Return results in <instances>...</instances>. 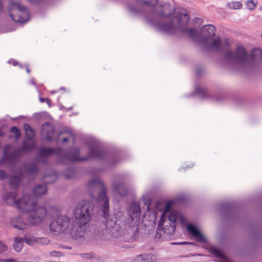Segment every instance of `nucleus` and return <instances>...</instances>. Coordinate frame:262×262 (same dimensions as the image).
<instances>
[{
  "label": "nucleus",
  "mask_w": 262,
  "mask_h": 262,
  "mask_svg": "<svg viewBox=\"0 0 262 262\" xmlns=\"http://www.w3.org/2000/svg\"><path fill=\"white\" fill-rule=\"evenodd\" d=\"M50 255L51 256L59 257L62 255L61 253L58 251H52L50 253Z\"/></svg>",
  "instance_id": "4c0bfd02"
},
{
  "label": "nucleus",
  "mask_w": 262,
  "mask_h": 262,
  "mask_svg": "<svg viewBox=\"0 0 262 262\" xmlns=\"http://www.w3.org/2000/svg\"><path fill=\"white\" fill-rule=\"evenodd\" d=\"M81 256L85 259H91L93 257V255L91 253H82Z\"/></svg>",
  "instance_id": "58836bf2"
},
{
  "label": "nucleus",
  "mask_w": 262,
  "mask_h": 262,
  "mask_svg": "<svg viewBox=\"0 0 262 262\" xmlns=\"http://www.w3.org/2000/svg\"><path fill=\"white\" fill-rule=\"evenodd\" d=\"M130 205L132 207H134L135 208L134 210V213H139L140 209L139 205L137 204L136 202H132Z\"/></svg>",
  "instance_id": "f704fd0d"
},
{
  "label": "nucleus",
  "mask_w": 262,
  "mask_h": 262,
  "mask_svg": "<svg viewBox=\"0 0 262 262\" xmlns=\"http://www.w3.org/2000/svg\"><path fill=\"white\" fill-rule=\"evenodd\" d=\"M7 250V246L0 242V254L5 252Z\"/></svg>",
  "instance_id": "e433bc0d"
},
{
  "label": "nucleus",
  "mask_w": 262,
  "mask_h": 262,
  "mask_svg": "<svg viewBox=\"0 0 262 262\" xmlns=\"http://www.w3.org/2000/svg\"><path fill=\"white\" fill-rule=\"evenodd\" d=\"M113 188L114 191L119 195L123 196L127 195V189L125 183L122 180L114 182Z\"/></svg>",
  "instance_id": "6ab92c4d"
},
{
  "label": "nucleus",
  "mask_w": 262,
  "mask_h": 262,
  "mask_svg": "<svg viewBox=\"0 0 262 262\" xmlns=\"http://www.w3.org/2000/svg\"><path fill=\"white\" fill-rule=\"evenodd\" d=\"M144 21L158 32L171 35L187 26L189 15L184 10H174L169 3L165 2L158 4L148 14H145Z\"/></svg>",
  "instance_id": "f257e3e1"
},
{
  "label": "nucleus",
  "mask_w": 262,
  "mask_h": 262,
  "mask_svg": "<svg viewBox=\"0 0 262 262\" xmlns=\"http://www.w3.org/2000/svg\"><path fill=\"white\" fill-rule=\"evenodd\" d=\"M26 71H27L28 73H30V70H29L28 68H27Z\"/></svg>",
  "instance_id": "de8ad7c7"
},
{
  "label": "nucleus",
  "mask_w": 262,
  "mask_h": 262,
  "mask_svg": "<svg viewBox=\"0 0 262 262\" xmlns=\"http://www.w3.org/2000/svg\"><path fill=\"white\" fill-rule=\"evenodd\" d=\"M195 92L199 94L202 99H206L208 97V93L207 91L203 90L200 88H196Z\"/></svg>",
  "instance_id": "c756f323"
},
{
  "label": "nucleus",
  "mask_w": 262,
  "mask_h": 262,
  "mask_svg": "<svg viewBox=\"0 0 262 262\" xmlns=\"http://www.w3.org/2000/svg\"><path fill=\"white\" fill-rule=\"evenodd\" d=\"M203 46L205 50H212L217 52L222 49V41L220 37L213 39L211 42L208 40H203V42L201 44Z\"/></svg>",
  "instance_id": "4468645a"
},
{
  "label": "nucleus",
  "mask_w": 262,
  "mask_h": 262,
  "mask_svg": "<svg viewBox=\"0 0 262 262\" xmlns=\"http://www.w3.org/2000/svg\"><path fill=\"white\" fill-rule=\"evenodd\" d=\"M225 66L231 71L245 72L253 69L262 62V50L255 49L248 55L246 49L242 46H238L235 52L226 50L222 56Z\"/></svg>",
  "instance_id": "f03ea898"
},
{
  "label": "nucleus",
  "mask_w": 262,
  "mask_h": 262,
  "mask_svg": "<svg viewBox=\"0 0 262 262\" xmlns=\"http://www.w3.org/2000/svg\"><path fill=\"white\" fill-rule=\"evenodd\" d=\"M3 4L1 2V0H0V12H1L3 10Z\"/></svg>",
  "instance_id": "37998d69"
},
{
  "label": "nucleus",
  "mask_w": 262,
  "mask_h": 262,
  "mask_svg": "<svg viewBox=\"0 0 262 262\" xmlns=\"http://www.w3.org/2000/svg\"><path fill=\"white\" fill-rule=\"evenodd\" d=\"M187 243H187V242H183V243H172V244H178V245H179V244H187Z\"/></svg>",
  "instance_id": "a18cd8bd"
},
{
  "label": "nucleus",
  "mask_w": 262,
  "mask_h": 262,
  "mask_svg": "<svg viewBox=\"0 0 262 262\" xmlns=\"http://www.w3.org/2000/svg\"><path fill=\"white\" fill-rule=\"evenodd\" d=\"M261 38H262V33H261Z\"/></svg>",
  "instance_id": "8fccbe9b"
},
{
  "label": "nucleus",
  "mask_w": 262,
  "mask_h": 262,
  "mask_svg": "<svg viewBox=\"0 0 262 262\" xmlns=\"http://www.w3.org/2000/svg\"><path fill=\"white\" fill-rule=\"evenodd\" d=\"M196 73H197V74L198 75H201V71H200V70L199 69L197 70Z\"/></svg>",
  "instance_id": "49530a36"
},
{
  "label": "nucleus",
  "mask_w": 262,
  "mask_h": 262,
  "mask_svg": "<svg viewBox=\"0 0 262 262\" xmlns=\"http://www.w3.org/2000/svg\"><path fill=\"white\" fill-rule=\"evenodd\" d=\"M39 100L41 102H43L46 101L48 104H49L51 102L50 100L48 98H43L42 97H40Z\"/></svg>",
  "instance_id": "ea45409f"
},
{
  "label": "nucleus",
  "mask_w": 262,
  "mask_h": 262,
  "mask_svg": "<svg viewBox=\"0 0 262 262\" xmlns=\"http://www.w3.org/2000/svg\"><path fill=\"white\" fill-rule=\"evenodd\" d=\"M30 3L34 4H39L43 0H28Z\"/></svg>",
  "instance_id": "a19ab883"
},
{
  "label": "nucleus",
  "mask_w": 262,
  "mask_h": 262,
  "mask_svg": "<svg viewBox=\"0 0 262 262\" xmlns=\"http://www.w3.org/2000/svg\"><path fill=\"white\" fill-rule=\"evenodd\" d=\"M134 262H158V260L154 254L148 253L138 255Z\"/></svg>",
  "instance_id": "412c9836"
},
{
  "label": "nucleus",
  "mask_w": 262,
  "mask_h": 262,
  "mask_svg": "<svg viewBox=\"0 0 262 262\" xmlns=\"http://www.w3.org/2000/svg\"><path fill=\"white\" fill-rule=\"evenodd\" d=\"M209 251L212 254H213L215 256L222 258L226 259V257L224 255L222 251L218 248L215 246H212L209 248Z\"/></svg>",
  "instance_id": "cd10ccee"
},
{
  "label": "nucleus",
  "mask_w": 262,
  "mask_h": 262,
  "mask_svg": "<svg viewBox=\"0 0 262 262\" xmlns=\"http://www.w3.org/2000/svg\"><path fill=\"white\" fill-rule=\"evenodd\" d=\"M124 223L119 220L106 219V223L102 224L105 227L103 234L105 238L118 237L122 234L124 235Z\"/></svg>",
  "instance_id": "9d476101"
},
{
  "label": "nucleus",
  "mask_w": 262,
  "mask_h": 262,
  "mask_svg": "<svg viewBox=\"0 0 262 262\" xmlns=\"http://www.w3.org/2000/svg\"><path fill=\"white\" fill-rule=\"evenodd\" d=\"M23 177L21 171L19 172L18 175L12 174L10 176L9 184L13 189H16L19 186Z\"/></svg>",
  "instance_id": "4be33fe9"
},
{
  "label": "nucleus",
  "mask_w": 262,
  "mask_h": 262,
  "mask_svg": "<svg viewBox=\"0 0 262 262\" xmlns=\"http://www.w3.org/2000/svg\"><path fill=\"white\" fill-rule=\"evenodd\" d=\"M70 224V219L66 215L56 216L50 224V230L54 234L66 233L68 231Z\"/></svg>",
  "instance_id": "9b49d317"
},
{
  "label": "nucleus",
  "mask_w": 262,
  "mask_h": 262,
  "mask_svg": "<svg viewBox=\"0 0 262 262\" xmlns=\"http://www.w3.org/2000/svg\"><path fill=\"white\" fill-rule=\"evenodd\" d=\"M88 187L91 197L97 201L103 202L102 211L103 219H106L108 215L109 204L104 183L100 179L95 178L89 182Z\"/></svg>",
  "instance_id": "423d86ee"
},
{
  "label": "nucleus",
  "mask_w": 262,
  "mask_h": 262,
  "mask_svg": "<svg viewBox=\"0 0 262 262\" xmlns=\"http://www.w3.org/2000/svg\"><path fill=\"white\" fill-rule=\"evenodd\" d=\"M172 203L171 201H169L166 204L165 210L166 211H169L168 214V225L166 224L163 226L164 221L162 218L160 219L158 223L157 231L155 235L156 240L163 239L166 238V235H172L175 231L176 222L179 221L180 222H182L184 220L183 216L178 212L170 211Z\"/></svg>",
  "instance_id": "39448f33"
},
{
  "label": "nucleus",
  "mask_w": 262,
  "mask_h": 262,
  "mask_svg": "<svg viewBox=\"0 0 262 262\" xmlns=\"http://www.w3.org/2000/svg\"><path fill=\"white\" fill-rule=\"evenodd\" d=\"M24 242L29 245H32L34 243L37 242V239L33 236L26 237L23 238Z\"/></svg>",
  "instance_id": "2f4dec72"
},
{
  "label": "nucleus",
  "mask_w": 262,
  "mask_h": 262,
  "mask_svg": "<svg viewBox=\"0 0 262 262\" xmlns=\"http://www.w3.org/2000/svg\"><path fill=\"white\" fill-rule=\"evenodd\" d=\"M136 2L145 6H147L153 9L159 3V0H136Z\"/></svg>",
  "instance_id": "393cba45"
},
{
  "label": "nucleus",
  "mask_w": 262,
  "mask_h": 262,
  "mask_svg": "<svg viewBox=\"0 0 262 262\" xmlns=\"http://www.w3.org/2000/svg\"><path fill=\"white\" fill-rule=\"evenodd\" d=\"M216 29L212 25H204L202 27L199 32L192 28H187L185 27L182 29V32L190 37L196 43L201 44L203 40H208L212 38L215 34Z\"/></svg>",
  "instance_id": "6e6552de"
},
{
  "label": "nucleus",
  "mask_w": 262,
  "mask_h": 262,
  "mask_svg": "<svg viewBox=\"0 0 262 262\" xmlns=\"http://www.w3.org/2000/svg\"><path fill=\"white\" fill-rule=\"evenodd\" d=\"M36 203L33 201L30 195L26 194L22 198L17 199L15 207L19 210L20 212H25L31 211V213L36 211L37 209H35ZM39 207H38L39 208Z\"/></svg>",
  "instance_id": "f8f14e48"
},
{
  "label": "nucleus",
  "mask_w": 262,
  "mask_h": 262,
  "mask_svg": "<svg viewBox=\"0 0 262 262\" xmlns=\"http://www.w3.org/2000/svg\"><path fill=\"white\" fill-rule=\"evenodd\" d=\"M246 5L247 9H248L250 10H254L256 6V4L254 2L253 0H250V1H247Z\"/></svg>",
  "instance_id": "72a5a7b5"
},
{
  "label": "nucleus",
  "mask_w": 262,
  "mask_h": 262,
  "mask_svg": "<svg viewBox=\"0 0 262 262\" xmlns=\"http://www.w3.org/2000/svg\"><path fill=\"white\" fill-rule=\"evenodd\" d=\"M68 140H69L68 138H67V137H64V138H63L62 139V143H66V142H68Z\"/></svg>",
  "instance_id": "79ce46f5"
},
{
  "label": "nucleus",
  "mask_w": 262,
  "mask_h": 262,
  "mask_svg": "<svg viewBox=\"0 0 262 262\" xmlns=\"http://www.w3.org/2000/svg\"><path fill=\"white\" fill-rule=\"evenodd\" d=\"M47 186L46 184L36 185L32 190V193L34 196H40L46 193Z\"/></svg>",
  "instance_id": "b1692460"
},
{
  "label": "nucleus",
  "mask_w": 262,
  "mask_h": 262,
  "mask_svg": "<svg viewBox=\"0 0 262 262\" xmlns=\"http://www.w3.org/2000/svg\"><path fill=\"white\" fill-rule=\"evenodd\" d=\"M17 196V192L16 191H8L4 194L3 198L7 204L15 206L17 201V199H16Z\"/></svg>",
  "instance_id": "aec40b11"
},
{
  "label": "nucleus",
  "mask_w": 262,
  "mask_h": 262,
  "mask_svg": "<svg viewBox=\"0 0 262 262\" xmlns=\"http://www.w3.org/2000/svg\"><path fill=\"white\" fill-rule=\"evenodd\" d=\"M35 144L34 143L28 144L25 141H24L22 146L12 151L10 154V157L11 158H17L20 157L23 154L33 150Z\"/></svg>",
  "instance_id": "2eb2a0df"
},
{
  "label": "nucleus",
  "mask_w": 262,
  "mask_h": 262,
  "mask_svg": "<svg viewBox=\"0 0 262 262\" xmlns=\"http://www.w3.org/2000/svg\"><path fill=\"white\" fill-rule=\"evenodd\" d=\"M127 8L130 14L135 15H143V19H144V15L148 14L147 13H144L142 9L139 8L132 4H128L127 5Z\"/></svg>",
  "instance_id": "5701e85b"
},
{
  "label": "nucleus",
  "mask_w": 262,
  "mask_h": 262,
  "mask_svg": "<svg viewBox=\"0 0 262 262\" xmlns=\"http://www.w3.org/2000/svg\"><path fill=\"white\" fill-rule=\"evenodd\" d=\"M94 205L88 200L82 201L74 210V222L69 229V233L73 238L80 239L84 236L87 229V225L90 221Z\"/></svg>",
  "instance_id": "20e7f679"
},
{
  "label": "nucleus",
  "mask_w": 262,
  "mask_h": 262,
  "mask_svg": "<svg viewBox=\"0 0 262 262\" xmlns=\"http://www.w3.org/2000/svg\"><path fill=\"white\" fill-rule=\"evenodd\" d=\"M242 6V4L239 2H232L227 4V7L228 9L233 10L240 9Z\"/></svg>",
  "instance_id": "c85d7f7f"
},
{
  "label": "nucleus",
  "mask_w": 262,
  "mask_h": 262,
  "mask_svg": "<svg viewBox=\"0 0 262 262\" xmlns=\"http://www.w3.org/2000/svg\"><path fill=\"white\" fill-rule=\"evenodd\" d=\"M8 11L11 18L16 23H25L29 19L30 14L27 8L19 2H11Z\"/></svg>",
  "instance_id": "1a4fd4ad"
},
{
  "label": "nucleus",
  "mask_w": 262,
  "mask_h": 262,
  "mask_svg": "<svg viewBox=\"0 0 262 262\" xmlns=\"http://www.w3.org/2000/svg\"><path fill=\"white\" fill-rule=\"evenodd\" d=\"M47 211L45 207H40L29 214L27 222L24 221L21 215L11 219V224L13 227L18 230H24L28 225H38L45 218Z\"/></svg>",
  "instance_id": "0eeeda50"
},
{
  "label": "nucleus",
  "mask_w": 262,
  "mask_h": 262,
  "mask_svg": "<svg viewBox=\"0 0 262 262\" xmlns=\"http://www.w3.org/2000/svg\"><path fill=\"white\" fill-rule=\"evenodd\" d=\"M63 132L58 133L57 137L55 136V127L50 122H46L42 125L41 128V134L43 138L47 141L51 142L54 140L58 141L60 136L63 134Z\"/></svg>",
  "instance_id": "ddd939ff"
},
{
  "label": "nucleus",
  "mask_w": 262,
  "mask_h": 262,
  "mask_svg": "<svg viewBox=\"0 0 262 262\" xmlns=\"http://www.w3.org/2000/svg\"><path fill=\"white\" fill-rule=\"evenodd\" d=\"M66 177H67L68 179H70V178H71V176H69V175H68V174H67V175L66 176Z\"/></svg>",
  "instance_id": "09e8293b"
},
{
  "label": "nucleus",
  "mask_w": 262,
  "mask_h": 262,
  "mask_svg": "<svg viewBox=\"0 0 262 262\" xmlns=\"http://www.w3.org/2000/svg\"><path fill=\"white\" fill-rule=\"evenodd\" d=\"M89 151L88 157L79 158L80 149L78 147L71 148L65 154L61 156L62 149L58 147L56 149L53 148H42L39 151V155L42 157L51 155L55 153L59 155V159L61 162H79L86 160L89 158L99 160H105L107 157V152L104 150L99 142L95 140H92L88 143Z\"/></svg>",
  "instance_id": "7ed1b4c3"
},
{
  "label": "nucleus",
  "mask_w": 262,
  "mask_h": 262,
  "mask_svg": "<svg viewBox=\"0 0 262 262\" xmlns=\"http://www.w3.org/2000/svg\"><path fill=\"white\" fill-rule=\"evenodd\" d=\"M24 129L26 132V138L28 140H32L35 135L34 129L28 124H25Z\"/></svg>",
  "instance_id": "bb28decb"
},
{
  "label": "nucleus",
  "mask_w": 262,
  "mask_h": 262,
  "mask_svg": "<svg viewBox=\"0 0 262 262\" xmlns=\"http://www.w3.org/2000/svg\"><path fill=\"white\" fill-rule=\"evenodd\" d=\"M127 231L128 232L132 231V233L130 237L128 238V241H133L136 238V234L138 233V229L137 227L133 228L132 227H128Z\"/></svg>",
  "instance_id": "7c9ffc66"
},
{
  "label": "nucleus",
  "mask_w": 262,
  "mask_h": 262,
  "mask_svg": "<svg viewBox=\"0 0 262 262\" xmlns=\"http://www.w3.org/2000/svg\"><path fill=\"white\" fill-rule=\"evenodd\" d=\"M5 135V134L4 133H3L1 130V129H0V137H3Z\"/></svg>",
  "instance_id": "c03bdc74"
},
{
  "label": "nucleus",
  "mask_w": 262,
  "mask_h": 262,
  "mask_svg": "<svg viewBox=\"0 0 262 262\" xmlns=\"http://www.w3.org/2000/svg\"><path fill=\"white\" fill-rule=\"evenodd\" d=\"M23 237L20 236H16L15 237L13 246L16 252H19L21 251L23 246Z\"/></svg>",
  "instance_id": "a878e982"
},
{
  "label": "nucleus",
  "mask_w": 262,
  "mask_h": 262,
  "mask_svg": "<svg viewBox=\"0 0 262 262\" xmlns=\"http://www.w3.org/2000/svg\"><path fill=\"white\" fill-rule=\"evenodd\" d=\"M187 230L189 233L195 237L199 242L201 243H207V239L206 237L195 226L189 224L187 226Z\"/></svg>",
  "instance_id": "f3484780"
},
{
  "label": "nucleus",
  "mask_w": 262,
  "mask_h": 262,
  "mask_svg": "<svg viewBox=\"0 0 262 262\" xmlns=\"http://www.w3.org/2000/svg\"><path fill=\"white\" fill-rule=\"evenodd\" d=\"M22 170L28 174L36 176L39 172V168L36 164L27 162L23 164Z\"/></svg>",
  "instance_id": "a211bd4d"
},
{
  "label": "nucleus",
  "mask_w": 262,
  "mask_h": 262,
  "mask_svg": "<svg viewBox=\"0 0 262 262\" xmlns=\"http://www.w3.org/2000/svg\"><path fill=\"white\" fill-rule=\"evenodd\" d=\"M221 210L224 218L228 219L234 216L236 208L234 204L227 203H224L221 205Z\"/></svg>",
  "instance_id": "dca6fc26"
},
{
  "label": "nucleus",
  "mask_w": 262,
  "mask_h": 262,
  "mask_svg": "<svg viewBox=\"0 0 262 262\" xmlns=\"http://www.w3.org/2000/svg\"><path fill=\"white\" fill-rule=\"evenodd\" d=\"M10 132L14 134L16 139H18L20 136L19 129L16 126H12L10 129Z\"/></svg>",
  "instance_id": "473e14b6"
},
{
  "label": "nucleus",
  "mask_w": 262,
  "mask_h": 262,
  "mask_svg": "<svg viewBox=\"0 0 262 262\" xmlns=\"http://www.w3.org/2000/svg\"><path fill=\"white\" fill-rule=\"evenodd\" d=\"M8 177L7 173L4 170H0V180H4Z\"/></svg>",
  "instance_id": "c9c22d12"
}]
</instances>
